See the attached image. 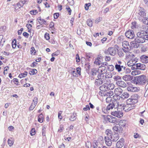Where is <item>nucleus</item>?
<instances>
[{
  "instance_id": "62",
  "label": "nucleus",
  "mask_w": 148,
  "mask_h": 148,
  "mask_svg": "<svg viewBox=\"0 0 148 148\" xmlns=\"http://www.w3.org/2000/svg\"><path fill=\"white\" fill-rule=\"evenodd\" d=\"M140 136L137 133H134V138H140Z\"/></svg>"
},
{
  "instance_id": "61",
  "label": "nucleus",
  "mask_w": 148,
  "mask_h": 148,
  "mask_svg": "<svg viewBox=\"0 0 148 148\" xmlns=\"http://www.w3.org/2000/svg\"><path fill=\"white\" fill-rule=\"evenodd\" d=\"M59 13H56L54 14V18L55 19H57L59 17Z\"/></svg>"
},
{
  "instance_id": "64",
  "label": "nucleus",
  "mask_w": 148,
  "mask_h": 148,
  "mask_svg": "<svg viewBox=\"0 0 148 148\" xmlns=\"http://www.w3.org/2000/svg\"><path fill=\"white\" fill-rule=\"evenodd\" d=\"M23 35L26 38H27L29 36V34L26 32H24L23 33Z\"/></svg>"
},
{
  "instance_id": "59",
  "label": "nucleus",
  "mask_w": 148,
  "mask_h": 148,
  "mask_svg": "<svg viewBox=\"0 0 148 148\" xmlns=\"http://www.w3.org/2000/svg\"><path fill=\"white\" fill-rule=\"evenodd\" d=\"M83 110L84 111H87L90 110V107L88 105H87L86 106V107L83 108Z\"/></svg>"
},
{
  "instance_id": "26",
  "label": "nucleus",
  "mask_w": 148,
  "mask_h": 148,
  "mask_svg": "<svg viewBox=\"0 0 148 148\" xmlns=\"http://www.w3.org/2000/svg\"><path fill=\"white\" fill-rule=\"evenodd\" d=\"M144 31L142 30L137 33V36L139 38L142 37L144 38L145 33H144Z\"/></svg>"
},
{
  "instance_id": "63",
  "label": "nucleus",
  "mask_w": 148,
  "mask_h": 148,
  "mask_svg": "<svg viewBox=\"0 0 148 148\" xmlns=\"http://www.w3.org/2000/svg\"><path fill=\"white\" fill-rule=\"evenodd\" d=\"M38 99L36 97H35L34 98V99L33 100V101L34 102V103L36 105L37 103H38Z\"/></svg>"
},
{
  "instance_id": "41",
  "label": "nucleus",
  "mask_w": 148,
  "mask_h": 148,
  "mask_svg": "<svg viewBox=\"0 0 148 148\" xmlns=\"http://www.w3.org/2000/svg\"><path fill=\"white\" fill-rule=\"evenodd\" d=\"M12 46L13 48L14 49L16 46V39H14L12 42Z\"/></svg>"
},
{
  "instance_id": "8",
  "label": "nucleus",
  "mask_w": 148,
  "mask_h": 148,
  "mask_svg": "<svg viewBox=\"0 0 148 148\" xmlns=\"http://www.w3.org/2000/svg\"><path fill=\"white\" fill-rule=\"evenodd\" d=\"M144 38L142 37L139 38L137 36L134 39V40L132 42V43H143L145 42Z\"/></svg>"
},
{
  "instance_id": "20",
  "label": "nucleus",
  "mask_w": 148,
  "mask_h": 148,
  "mask_svg": "<svg viewBox=\"0 0 148 148\" xmlns=\"http://www.w3.org/2000/svg\"><path fill=\"white\" fill-rule=\"evenodd\" d=\"M136 64V68H137L138 69L143 70H144L145 69L146 66L144 64L140 63H137Z\"/></svg>"
},
{
  "instance_id": "52",
  "label": "nucleus",
  "mask_w": 148,
  "mask_h": 148,
  "mask_svg": "<svg viewBox=\"0 0 148 148\" xmlns=\"http://www.w3.org/2000/svg\"><path fill=\"white\" fill-rule=\"evenodd\" d=\"M113 95V92L111 90H110L109 92H107V95L108 96L110 97V96H112Z\"/></svg>"
},
{
  "instance_id": "36",
  "label": "nucleus",
  "mask_w": 148,
  "mask_h": 148,
  "mask_svg": "<svg viewBox=\"0 0 148 148\" xmlns=\"http://www.w3.org/2000/svg\"><path fill=\"white\" fill-rule=\"evenodd\" d=\"M43 116L42 114H40L38 116V121L40 123H42L43 121Z\"/></svg>"
},
{
  "instance_id": "43",
  "label": "nucleus",
  "mask_w": 148,
  "mask_h": 148,
  "mask_svg": "<svg viewBox=\"0 0 148 148\" xmlns=\"http://www.w3.org/2000/svg\"><path fill=\"white\" fill-rule=\"evenodd\" d=\"M99 58H97L94 62V63L96 65H99L101 63V61L99 60Z\"/></svg>"
},
{
  "instance_id": "55",
  "label": "nucleus",
  "mask_w": 148,
  "mask_h": 148,
  "mask_svg": "<svg viewBox=\"0 0 148 148\" xmlns=\"http://www.w3.org/2000/svg\"><path fill=\"white\" fill-rule=\"evenodd\" d=\"M35 130L34 128H33L31 131L30 134L31 136L34 135L35 134Z\"/></svg>"
},
{
  "instance_id": "15",
  "label": "nucleus",
  "mask_w": 148,
  "mask_h": 148,
  "mask_svg": "<svg viewBox=\"0 0 148 148\" xmlns=\"http://www.w3.org/2000/svg\"><path fill=\"white\" fill-rule=\"evenodd\" d=\"M115 68L116 69L118 72H120L122 71V68H123L124 71L126 68V67L124 66L123 65H121L120 64H116L115 65Z\"/></svg>"
},
{
  "instance_id": "58",
  "label": "nucleus",
  "mask_w": 148,
  "mask_h": 148,
  "mask_svg": "<svg viewBox=\"0 0 148 148\" xmlns=\"http://www.w3.org/2000/svg\"><path fill=\"white\" fill-rule=\"evenodd\" d=\"M39 23L42 25L43 24H46V21H45L44 19H42L41 21H38Z\"/></svg>"
},
{
  "instance_id": "56",
  "label": "nucleus",
  "mask_w": 148,
  "mask_h": 148,
  "mask_svg": "<svg viewBox=\"0 0 148 148\" xmlns=\"http://www.w3.org/2000/svg\"><path fill=\"white\" fill-rule=\"evenodd\" d=\"M8 143L10 146H11L13 145L14 142L12 140L9 139L8 140Z\"/></svg>"
},
{
  "instance_id": "3",
  "label": "nucleus",
  "mask_w": 148,
  "mask_h": 148,
  "mask_svg": "<svg viewBox=\"0 0 148 148\" xmlns=\"http://www.w3.org/2000/svg\"><path fill=\"white\" fill-rule=\"evenodd\" d=\"M125 35L128 38L132 39L135 36L134 31L132 30H129L127 31L125 33Z\"/></svg>"
},
{
  "instance_id": "16",
  "label": "nucleus",
  "mask_w": 148,
  "mask_h": 148,
  "mask_svg": "<svg viewBox=\"0 0 148 148\" xmlns=\"http://www.w3.org/2000/svg\"><path fill=\"white\" fill-rule=\"evenodd\" d=\"M104 82H105V81H104L99 77H97V79H96L95 80V84L96 86H99L102 84Z\"/></svg>"
},
{
  "instance_id": "46",
  "label": "nucleus",
  "mask_w": 148,
  "mask_h": 148,
  "mask_svg": "<svg viewBox=\"0 0 148 148\" xmlns=\"http://www.w3.org/2000/svg\"><path fill=\"white\" fill-rule=\"evenodd\" d=\"M112 77V75L111 73L108 72L106 74V78H110Z\"/></svg>"
},
{
  "instance_id": "7",
  "label": "nucleus",
  "mask_w": 148,
  "mask_h": 148,
  "mask_svg": "<svg viewBox=\"0 0 148 148\" xmlns=\"http://www.w3.org/2000/svg\"><path fill=\"white\" fill-rule=\"evenodd\" d=\"M105 52H108L109 54L110 55L114 56L116 53V51L115 47H110L108 48L107 51H105Z\"/></svg>"
},
{
  "instance_id": "22",
  "label": "nucleus",
  "mask_w": 148,
  "mask_h": 148,
  "mask_svg": "<svg viewBox=\"0 0 148 148\" xmlns=\"http://www.w3.org/2000/svg\"><path fill=\"white\" fill-rule=\"evenodd\" d=\"M117 103H118L117 104L118 105H117L116 107L117 109H118L119 110H120L121 111H122V110L124 111V109L123 108L125 107V104H119V102L117 101Z\"/></svg>"
},
{
  "instance_id": "60",
  "label": "nucleus",
  "mask_w": 148,
  "mask_h": 148,
  "mask_svg": "<svg viewBox=\"0 0 148 148\" xmlns=\"http://www.w3.org/2000/svg\"><path fill=\"white\" fill-rule=\"evenodd\" d=\"M112 99V98L110 97H107L106 99V102L107 103H109L110 101L111 102V100Z\"/></svg>"
},
{
  "instance_id": "19",
  "label": "nucleus",
  "mask_w": 148,
  "mask_h": 148,
  "mask_svg": "<svg viewBox=\"0 0 148 148\" xmlns=\"http://www.w3.org/2000/svg\"><path fill=\"white\" fill-rule=\"evenodd\" d=\"M133 77L129 75H127L123 77L122 78L125 81H129L133 79Z\"/></svg>"
},
{
  "instance_id": "21",
  "label": "nucleus",
  "mask_w": 148,
  "mask_h": 148,
  "mask_svg": "<svg viewBox=\"0 0 148 148\" xmlns=\"http://www.w3.org/2000/svg\"><path fill=\"white\" fill-rule=\"evenodd\" d=\"M123 46L124 48L129 50V48L130 47L129 42L127 41H124L122 43Z\"/></svg>"
},
{
  "instance_id": "24",
  "label": "nucleus",
  "mask_w": 148,
  "mask_h": 148,
  "mask_svg": "<svg viewBox=\"0 0 148 148\" xmlns=\"http://www.w3.org/2000/svg\"><path fill=\"white\" fill-rule=\"evenodd\" d=\"M105 140L106 144L108 146H110L112 143V140L109 137H105Z\"/></svg>"
},
{
  "instance_id": "29",
  "label": "nucleus",
  "mask_w": 148,
  "mask_h": 148,
  "mask_svg": "<svg viewBox=\"0 0 148 148\" xmlns=\"http://www.w3.org/2000/svg\"><path fill=\"white\" fill-rule=\"evenodd\" d=\"M122 92V90L120 88H116L114 90L115 93L118 95L121 94Z\"/></svg>"
},
{
  "instance_id": "50",
  "label": "nucleus",
  "mask_w": 148,
  "mask_h": 148,
  "mask_svg": "<svg viewBox=\"0 0 148 148\" xmlns=\"http://www.w3.org/2000/svg\"><path fill=\"white\" fill-rule=\"evenodd\" d=\"M66 10L68 12H69V15H70L71 14L72 11L71 8L68 6H67L66 7Z\"/></svg>"
},
{
  "instance_id": "23",
  "label": "nucleus",
  "mask_w": 148,
  "mask_h": 148,
  "mask_svg": "<svg viewBox=\"0 0 148 148\" xmlns=\"http://www.w3.org/2000/svg\"><path fill=\"white\" fill-rule=\"evenodd\" d=\"M116 85H117L118 86L123 88L126 87L127 86V85L122 80L119 82Z\"/></svg>"
},
{
  "instance_id": "6",
  "label": "nucleus",
  "mask_w": 148,
  "mask_h": 148,
  "mask_svg": "<svg viewBox=\"0 0 148 148\" xmlns=\"http://www.w3.org/2000/svg\"><path fill=\"white\" fill-rule=\"evenodd\" d=\"M110 138L112 141L116 142L117 141L119 138V135L117 133L114 132L112 133Z\"/></svg>"
},
{
  "instance_id": "25",
  "label": "nucleus",
  "mask_w": 148,
  "mask_h": 148,
  "mask_svg": "<svg viewBox=\"0 0 148 148\" xmlns=\"http://www.w3.org/2000/svg\"><path fill=\"white\" fill-rule=\"evenodd\" d=\"M108 85V83L106 82L104 83L101 86L99 87V89L103 91H106L107 85Z\"/></svg>"
},
{
  "instance_id": "4",
  "label": "nucleus",
  "mask_w": 148,
  "mask_h": 148,
  "mask_svg": "<svg viewBox=\"0 0 148 148\" xmlns=\"http://www.w3.org/2000/svg\"><path fill=\"white\" fill-rule=\"evenodd\" d=\"M111 114L114 116H115L118 118H121L123 116V113L122 111L120 110H119L117 109V110L114 111H113L111 112Z\"/></svg>"
},
{
  "instance_id": "35",
  "label": "nucleus",
  "mask_w": 148,
  "mask_h": 148,
  "mask_svg": "<svg viewBox=\"0 0 148 148\" xmlns=\"http://www.w3.org/2000/svg\"><path fill=\"white\" fill-rule=\"evenodd\" d=\"M26 2L25 1H20V2L17 3V5L20 8L21 7H23V5Z\"/></svg>"
},
{
  "instance_id": "17",
  "label": "nucleus",
  "mask_w": 148,
  "mask_h": 148,
  "mask_svg": "<svg viewBox=\"0 0 148 148\" xmlns=\"http://www.w3.org/2000/svg\"><path fill=\"white\" fill-rule=\"evenodd\" d=\"M127 90L128 91L134 92L139 91V88H137L136 87H133L132 86H130L127 88Z\"/></svg>"
},
{
  "instance_id": "32",
  "label": "nucleus",
  "mask_w": 148,
  "mask_h": 148,
  "mask_svg": "<svg viewBox=\"0 0 148 148\" xmlns=\"http://www.w3.org/2000/svg\"><path fill=\"white\" fill-rule=\"evenodd\" d=\"M126 121L125 120H121L119 122V125L122 127H124L126 125Z\"/></svg>"
},
{
  "instance_id": "54",
  "label": "nucleus",
  "mask_w": 148,
  "mask_h": 148,
  "mask_svg": "<svg viewBox=\"0 0 148 148\" xmlns=\"http://www.w3.org/2000/svg\"><path fill=\"white\" fill-rule=\"evenodd\" d=\"M45 38L47 40H48L50 38V36L49 34L46 33L45 34Z\"/></svg>"
},
{
  "instance_id": "10",
  "label": "nucleus",
  "mask_w": 148,
  "mask_h": 148,
  "mask_svg": "<svg viewBox=\"0 0 148 148\" xmlns=\"http://www.w3.org/2000/svg\"><path fill=\"white\" fill-rule=\"evenodd\" d=\"M97 71L95 69H92L90 72V78L91 80H93L95 79V76L97 75Z\"/></svg>"
},
{
  "instance_id": "48",
  "label": "nucleus",
  "mask_w": 148,
  "mask_h": 148,
  "mask_svg": "<svg viewBox=\"0 0 148 148\" xmlns=\"http://www.w3.org/2000/svg\"><path fill=\"white\" fill-rule=\"evenodd\" d=\"M118 54L120 57L123 56L124 55L123 51L121 50H119L118 51Z\"/></svg>"
},
{
  "instance_id": "51",
  "label": "nucleus",
  "mask_w": 148,
  "mask_h": 148,
  "mask_svg": "<svg viewBox=\"0 0 148 148\" xmlns=\"http://www.w3.org/2000/svg\"><path fill=\"white\" fill-rule=\"evenodd\" d=\"M72 74L74 76L77 77L78 76L77 73L75 70V69L72 71Z\"/></svg>"
},
{
  "instance_id": "14",
  "label": "nucleus",
  "mask_w": 148,
  "mask_h": 148,
  "mask_svg": "<svg viewBox=\"0 0 148 148\" xmlns=\"http://www.w3.org/2000/svg\"><path fill=\"white\" fill-rule=\"evenodd\" d=\"M113 130L116 132H119L120 133H122L123 128L119 125L114 126L113 127Z\"/></svg>"
},
{
  "instance_id": "31",
  "label": "nucleus",
  "mask_w": 148,
  "mask_h": 148,
  "mask_svg": "<svg viewBox=\"0 0 148 148\" xmlns=\"http://www.w3.org/2000/svg\"><path fill=\"white\" fill-rule=\"evenodd\" d=\"M129 96V94L127 92H123L121 95L122 99H124L128 98Z\"/></svg>"
},
{
  "instance_id": "53",
  "label": "nucleus",
  "mask_w": 148,
  "mask_h": 148,
  "mask_svg": "<svg viewBox=\"0 0 148 148\" xmlns=\"http://www.w3.org/2000/svg\"><path fill=\"white\" fill-rule=\"evenodd\" d=\"M36 105L34 103H32V105L30 106L29 108V110H33L34 108L35 107V106H36Z\"/></svg>"
},
{
  "instance_id": "37",
  "label": "nucleus",
  "mask_w": 148,
  "mask_h": 148,
  "mask_svg": "<svg viewBox=\"0 0 148 148\" xmlns=\"http://www.w3.org/2000/svg\"><path fill=\"white\" fill-rule=\"evenodd\" d=\"M27 72L26 71H25L24 72V73L19 74L18 77L20 78L25 77L27 75Z\"/></svg>"
},
{
  "instance_id": "40",
  "label": "nucleus",
  "mask_w": 148,
  "mask_h": 148,
  "mask_svg": "<svg viewBox=\"0 0 148 148\" xmlns=\"http://www.w3.org/2000/svg\"><path fill=\"white\" fill-rule=\"evenodd\" d=\"M130 98L127 99L126 101V103L130 105H132L134 104V105H135V103H134Z\"/></svg>"
},
{
  "instance_id": "27",
  "label": "nucleus",
  "mask_w": 148,
  "mask_h": 148,
  "mask_svg": "<svg viewBox=\"0 0 148 148\" xmlns=\"http://www.w3.org/2000/svg\"><path fill=\"white\" fill-rule=\"evenodd\" d=\"M76 116V114L74 112L71 114L69 117V120L71 121H74L77 118Z\"/></svg>"
},
{
  "instance_id": "39",
  "label": "nucleus",
  "mask_w": 148,
  "mask_h": 148,
  "mask_svg": "<svg viewBox=\"0 0 148 148\" xmlns=\"http://www.w3.org/2000/svg\"><path fill=\"white\" fill-rule=\"evenodd\" d=\"M141 72L140 70H137L134 71L132 72V74L133 75H136L140 74Z\"/></svg>"
},
{
  "instance_id": "2",
  "label": "nucleus",
  "mask_w": 148,
  "mask_h": 148,
  "mask_svg": "<svg viewBox=\"0 0 148 148\" xmlns=\"http://www.w3.org/2000/svg\"><path fill=\"white\" fill-rule=\"evenodd\" d=\"M118 103H117V100H113L107 106L106 108L107 110H109L111 109H112L113 108H116Z\"/></svg>"
},
{
  "instance_id": "57",
  "label": "nucleus",
  "mask_w": 148,
  "mask_h": 148,
  "mask_svg": "<svg viewBox=\"0 0 148 148\" xmlns=\"http://www.w3.org/2000/svg\"><path fill=\"white\" fill-rule=\"evenodd\" d=\"M30 52L31 53V54H32L33 53H34L35 54L36 53V51L33 47H32L31 48Z\"/></svg>"
},
{
  "instance_id": "12",
  "label": "nucleus",
  "mask_w": 148,
  "mask_h": 148,
  "mask_svg": "<svg viewBox=\"0 0 148 148\" xmlns=\"http://www.w3.org/2000/svg\"><path fill=\"white\" fill-rule=\"evenodd\" d=\"M124 139L123 138H121V139L117 142L116 144V147L118 148H121L124 145Z\"/></svg>"
},
{
  "instance_id": "47",
  "label": "nucleus",
  "mask_w": 148,
  "mask_h": 148,
  "mask_svg": "<svg viewBox=\"0 0 148 148\" xmlns=\"http://www.w3.org/2000/svg\"><path fill=\"white\" fill-rule=\"evenodd\" d=\"M91 5L90 3H88L85 4V8L86 10H88L89 9V7Z\"/></svg>"
},
{
  "instance_id": "45",
  "label": "nucleus",
  "mask_w": 148,
  "mask_h": 148,
  "mask_svg": "<svg viewBox=\"0 0 148 148\" xmlns=\"http://www.w3.org/2000/svg\"><path fill=\"white\" fill-rule=\"evenodd\" d=\"M143 18L144 19H141V17H139V19L140 20H141L142 21H143V23L146 24V23H147V17H145V18Z\"/></svg>"
},
{
  "instance_id": "33",
  "label": "nucleus",
  "mask_w": 148,
  "mask_h": 148,
  "mask_svg": "<svg viewBox=\"0 0 148 148\" xmlns=\"http://www.w3.org/2000/svg\"><path fill=\"white\" fill-rule=\"evenodd\" d=\"M105 133L107 136L105 137H109V138H110L112 133L111 130L109 129L107 130L105 132Z\"/></svg>"
},
{
  "instance_id": "9",
  "label": "nucleus",
  "mask_w": 148,
  "mask_h": 148,
  "mask_svg": "<svg viewBox=\"0 0 148 148\" xmlns=\"http://www.w3.org/2000/svg\"><path fill=\"white\" fill-rule=\"evenodd\" d=\"M135 107V105L134 104L130 105L127 103L126 105L125 104V107L123 109H124V111L128 112L133 109Z\"/></svg>"
},
{
  "instance_id": "28",
  "label": "nucleus",
  "mask_w": 148,
  "mask_h": 148,
  "mask_svg": "<svg viewBox=\"0 0 148 148\" xmlns=\"http://www.w3.org/2000/svg\"><path fill=\"white\" fill-rule=\"evenodd\" d=\"M114 88V85L112 84H108L107 85L106 91L113 90Z\"/></svg>"
},
{
  "instance_id": "11",
  "label": "nucleus",
  "mask_w": 148,
  "mask_h": 148,
  "mask_svg": "<svg viewBox=\"0 0 148 148\" xmlns=\"http://www.w3.org/2000/svg\"><path fill=\"white\" fill-rule=\"evenodd\" d=\"M100 72L101 73H99L97 75V77H99L104 81H105V80L106 79V75L105 76L104 74L106 73V71H104L103 72L102 70Z\"/></svg>"
},
{
  "instance_id": "18",
  "label": "nucleus",
  "mask_w": 148,
  "mask_h": 148,
  "mask_svg": "<svg viewBox=\"0 0 148 148\" xmlns=\"http://www.w3.org/2000/svg\"><path fill=\"white\" fill-rule=\"evenodd\" d=\"M141 61L143 63H147L148 62V56L145 55H143L140 57Z\"/></svg>"
},
{
  "instance_id": "38",
  "label": "nucleus",
  "mask_w": 148,
  "mask_h": 148,
  "mask_svg": "<svg viewBox=\"0 0 148 148\" xmlns=\"http://www.w3.org/2000/svg\"><path fill=\"white\" fill-rule=\"evenodd\" d=\"M87 24L88 26L91 27L92 26L93 21L91 19H88L87 21Z\"/></svg>"
},
{
  "instance_id": "1",
  "label": "nucleus",
  "mask_w": 148,
  "mask_h": 148,
  "mask_svg": "<svg viewBox=\"0 0 148 148\" xmlns=\"http://www.w3.org/2000/svg\"><path fill=\"white\" fill-rule=\"evenodd\" d=\"M146 76L144 75L135 77L134 82L136 84L143 85H145L146 82Z\"/></svg>"
},
{
  "instance_id": "5",
  "label": "nucleus",
  "mask_w": 148,
  "mask_h": 148,
  "mask_svg": "<svg viewBox=\"0 0 148 148\" xmlns=\"http://www.w3.org/2000/svg\"><path fill=\"white\" fill-rule=\"evenodd\" d=\"M138 14L141 17L145 18L146 17V13L145 10L143 8L140 7L138 9Z\"/></svg>"
},
{
  "instance_id": "49",
  "label": "nucleus",
  "mask_w": 148,
  "mask_h": 148,
  "mask_svg": "<svg viewBox=\"0 0 148 148\" xmlns=\"http://www.w3.org/2000/svg\"><path fill=\"white\" fill-rule=\"evenodd\" d=\"M30 13L32 15H36L38 13V12L36 10H32L30 11Z\"/></svg>"
},
{
  "instance_id": "13",
  "label": "nucleus",
  "mask_w": 148,
  "mask_h": 148,
  "mask_svg": "<svg viewBox=\"0 0 148 148\" xmlns=\"http://www.w3.org/2000/svg\"><path fill=\"white\" fill-rule=\"evenodd\" d=\"M139 97V96L138 94H135L132 95L130 99L133 101V102L136 103L138 102V99Z\"/></svg>"
},
{
  "instance_id": "34",
  "label": "nucleus",
  "mask_w": 148,
  "mask_h": 148,
  "mask_svg": "<svg viewBox=\"0 0 148 148\" xmlns=\"http://www.w3.org/2000/svg\"><path fill=\"white\" fill-rule=\"evenodd\" d=\"M37 71L35 69H32L29 72V74L31 75H35L37 73Z\"/></svg>"
},
{
  "instance_id": "30",
  "label": "nucleus",
  "mask_w": 148,
  "mask_h": 148,
  "mask_svg": "<svg viewBox=\"0 0 148 148\" xmlns=\"http://www.w3.org/2000/svg\"><path fill=\"white\" fill-rule=\"evenodd\" d=\"M114 81H116V84L122 80V78L121 76L117 75L114 77Z\"/></svg>"
},
{
  "instance_id": "42",
  "label": "nucleus",
  "mask_w": 148,
  "mask_h": 148,
  "mask_svg": "<svg viewBox=\"0 0 148 148\" xmlns=\"http://www.w3.org/2000/svg\"><path fill=\"white\" fill-rule=\"evenodd\" d=\"M114 67L112 65H110L108 66V70L110 71H112L114 69Z\"/></svg>"
},
{
  "instance_id": "44",
  "label": "nucleus",
  "mask_w": 148,
  "mask_h": 148,
  "mask_svg": "<svg viewBox=\"0 0 148 148\" xmlns=\"http://www.w3.org/2000/svg\"><path fill=\"white\" fill-rule=\"evenodd\" d=\"M110 122L111 123H114L117 122V118L116 117H113L112 116Z\"/></svg>"
}]
</instances>
